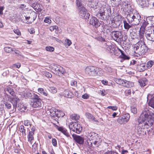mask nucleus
I'll list each match as a JSON object with an SVG mask.
<instances>
[{"label":"nucleus","mask_w":154,"mask_h":154,"mask_svg":"<svg viewBox=\"0 0 154 154\" xmlns=\"http://www.w3.org/2000/svg\"><path fill=\"white\" fill-rule=\"evenodd\" d=\"M131 112L134 114H136L137 113V108L134 106L131 107Z\"/></svg>","instance_id":"obj_49"},{"label":"nucleus","mask_w":154,"mask_h":154,"mask_svg":"<svg viewBox=\"0 0 154 154\" xmlns=\"http://www.w3.org/2000/svg\"><path fill=\"white\" fill-rule=\"evenodd\" d=\"M14 32L16 34L20 35H21V32L18 29H14Z\"/></svg>","instance_id":"obj_56"},{"label":"nucleus","mask_w":154,"mask_h":154,"mask_svg":"<svg viewBox=\"0 0 154 154\" xmlns=\"http://www.w3.org/2000/svg\"><path fill=\"white\" fill-rule=\"evenodd\" d=\"M117 122L120 124H124L125 123L122 116L118 119Z\"/></svg>","instance_id":"obj_40"},{"label":"nucleus","mask_w":154,"mask_h":154,"mask_svg":"<svg viewBox=\"0 0 154 154\" xmlns=\"http://www.w3.org/2000/svg\"><path fill=\"white\" fill-rule=\"evenodd\" d=\"M87 118L91 119L93 121L95 122L97 121V120H95V118L90 113H87Z\"/></svg>","instance_id":"obj_42"},{"label":"nucleus","mask_w":154,"mask_h":154,"mask_svg":"<svg viewBox=\"0 0 154 154\" xmlns=\"http://www.w3.org/2000/svg\"><path fill=\"white\" fill-rule=\"evenodd\" d=\"M111 21L109 24L113 28H116L119 26L121 23L120 21L117 18L113 19V18L111 19Z\"/></svg>","instance_id":"obj_12"},{"label":"nucleus","mask_w":154,"mask_h":154,"mask_svg":"<svg viewBox=\"0 0 154 154\" xmlns=\"http://www.w3.org/2000/svg\"><path fill=\"white\" fill-rule=\"evenodd\" d=\"M149 111L145 108L141 113L139 118L140 122L137 127V133L140 135H144L146 134L145 129L151 125L150 117Z\"/></svg>","instance_id":"obj_1"},{"label":"nucleus","mask_w":154,"mask_h":154,"mask_svg":"<svg viewBox=\"0 0 154 154\" xmlns=\"http://www.w3.org/2000/svg\"><path fill=\"white\" fill-rule=\"evenodd\" d=\"M72 137L74 140L79 144H82L84 141V138L80 136L77 135L76 134H73Z\"/></svg>","instance_id":"obj_14"},{"label":"nucleus","mask_w":154,"mask_h":154,"mask_svg":"<svg viewBox=\"0 0 154 154\" xmlns=\"http://www.w3.org/2000/svg\"><path fill=\"white\" fill-rule=\"evenodd\" d=\"M17 56L18 57L20 58H24V56L20 52L19 54L17 55Z\"/></svg>","instance_id":"obj_63"},{"label":"nucleus","mask_w":154,"mask_h":154,"mask_svg":"<svg viewBox=\"0 0 154 154\" xmlns=\"http://www.w3.org/2000/svg\"><path fill=\"white\" fill-rule=\"evenodd\" d=\"M111 11L110 8L105 7L101 8L97 16L102 20H107L111 15Z\"/></svg>","instance_id":"obj_2"},{"label":"nucleus","mask_w":154,"mask_h":154,"mask_svg":"<svg viewBox=\"0 0 154 154\" xmlns=\"http://www.w3.org/2000/svg\"><path fill=\"white\" fill-rule=\"evenodd\" d=\"M52 143L53 145L55 146L57 145V142L55 138H53L52 140Z\"/></svg>","instance_id":"obj_55"},{"label":"nucleus","mask_w":154,"mask_h":154,"mask_svg":"<svg viewBox=\"0 0 154 154\" xmlns=\"http://www.w3.org/2000/svg\"><path fill=\"white\" fill-rule=\"evenodd\" d=\"M131 90L130 89H128L125 91V93L126 96H128L131 94Z\"/></svg>","instance_id":"obj_53"},{"label":"nucleus","mask_w":154,"mask_h":154,"mask_svg":"<svg viewBox=\"0 0 154 154\" xmlns=\"http://www.w3.org/2000/svg\"><path fill=\"white\" fill-rule=\"evenodd\" d=\"M154 64V62L152 60L149 61L146 64V68H151Z\"/></svg>","instance_id":"obj_39"},{"label":"nucleus","mask_w":154,"mask_h":154,"mask_svg":"<svg viewBox=\"0 0 154 154\" xmlns=\"http://www.w3.org/2000/svg\"><path fill=\"white\" fill-rule=\"evenodd\" d=\"M65 41L67 43L68 46L72 44V42L69 39H66L65 40Z\"/></svg>","instance_id":"obj_58"},{"label":"nucleus","mask_w":154,"mask_h":154,"mask_svg":"<svg viewBox=\"0 0 154 154\" xmlns=\"http://www.w3.org/2000/svg\"><path fill=\"white\" fill-rule=\"evenodd\" d=\"M118 52H120L121 53V55L119 56L120 58H122L124 60H129L130 58V57L125 54L123 53V51H122L119 48H118Z\"/></svg>","instance_id":"obj_22"},{"label":"nucleus","mask_w":154,"mask_h":154,"mask_svg":"<svg viewBox=\"0 0 154 154\" xmlns=\"http://www.w3.org/2000/svg\"><path fill=\"white\" fill-rule=\"evenodd\" d=\"M49 90L51 93L53 94H55L57 92V88L53 87H49Z\"/></svg>","instance_id":"obj_41"},{"label":"nucleus","mask_w":154,"mask_h":154,"mask_svg":"<svg viewBox=\"0 0 154 154\" xmlns=\"http://www.w3.org/2000/svg\"><path fill=\"white\" fill-rule=\"evenodd\" d=\"M137 68L140 72H142L146 69V67L145 64L142 63L137 66Z\"/></svg>","instance_id":"obj_24"},{"label":"nucleus","mask_w":154,"mask_h":154,"mask_svg":"<svg viewBox=\"0 0 154 154\" xmlns=\"http://www.w3.org/2000/svg\"><path fill=\"white\" fill-rule=\"evenodd\" d=\"M44 75L48 78H51L52 77V75L51 73L47 72H44Z\"/></svg>","instance_id":"obj_47"},{"label":"nucleus","mask_w":154,"mask_h":154,"mask_svg":"<svg viewBox=\"0 0 154 154\" xmlns=\"http://www.w3.org/2000/svg\"><path fill=\"white\" fill-rule=\"evenodd\" d=\"M29 31L31 34L34 33L35 32V29L33 28H31L29 29Z\"/></svg>","instance_id":"obj_62"},{"label":"nucleus","mask_w":154,"mask_h":154,"mask_svg":"<svg viewBox=\"0 0 154 154\" xmlns=\"http://www.w3.org/2000/svg\"><path fill=\"white\" fill-rule=\"evenodd\" d=\"M19 102V100L17 97H14L12 98L11 103H12L14 108L16 109V108L17 104Z\"/></svg>","instance_id":"obj_19"},{"label":"nucleus","mask_w":154,"mask_h":154,"mask_svg":"<svg viewBox=\"0 0 154 154\" xmlns=\"http://www.w3.org/2000/svg\"><path fill=\"white\" fill-rule=\"evenodd\" d=\"M4 104H5V107L8 109H10L11 108V105L9 102H4Z\"/></svg>","instance_id":"obj_43"},{"label":"nucleus","mask_w":154,"mask_h":154,"mask_svg":"<svg viewBox=\"0 0 154 154\" xmlns=\"http://www.w3.org/2000/svg\"><path fill=\"white\" fill-rule=\"evenodd\" d=\"M138 4L142 7H143L146 6V0H136Z\"/></svg>","instance_id":"obj_32"},{"label":"nucleus","mask_w":154,"mask_h":154,"mask_svg":"<svg viewBox=\"0 0 154 154\" xmlns=\"http://www.w3.org/2000/svg\"><path fill=\"white\" fill-rule=\"evenodd\" d=\"M107 108L109 109H111L115 111L117 109V107L116 106H109L107 107Z\"/></svg>","instance_id":"obj_52"},{"label":"nucleus","mask_w":154,"mask_h":154,"mask_svg":"<svg viewBox=\"0 0 154 154\" xmlns=\"http://www.w3.org/2000/svg\"><path fill=\"white\" fill-rule=\"evenodd\" d=\"M128 6V4L127 2H122V7L124 8H127Z\"/></svg>","instance_id":"obj_50"},{"label":"nucleus","mask_w":154,"mask_h":154,"mask_svg":"<svg viewBox=\"0 0 154 154\" xmlns=\"http://www.w3.org/2000/svg\"><path fill=\"white\" fill-rule=\"evenodd\" d=\"M20 131L22 133V135L23 136H26V134L25 133V129H24V127L23 125H20L19 128Z\"/></svg>","instance_id":"obj_36"},{"label":"nucleus","mask_w":154,"mask_h":154,"mask_svg":"<svg viewBox=\"0 0 154 154\" xmlns=\"http://www.w3.org/2000/svg\"><path fill=\"white\" fill-rule=\"evenodd\" d=\"M63 94L65 97L68 98H71L73 96L72 93L68 90H65Z\"/></svg>","instance_id":"obj_21"},{"label":"nucleus","mask_w":154,"mask_h":154,"mask_svg":"<svg viewBox=\"0 0 154 154\" xmlns=\"http://www.w3.org/2000/svg\"><path fill=\"white\" fill-rule=\"evenodd\" d=\"M127 19L129 23H132L133 25H137L141 20L140 16L139 14H128L127 16Z\"/></svg>","instance_id":"obj_4"},{"label":"nucleus","mask_w":154,"mask_h":154,"mask_svg":"<svg viewBox=\"0 0 154 154\" xmlns=\"http://www.w3.org/2000/svg\"><path fill=\"white\" fill-rule=\"evenodd\" d=\"M145 32V30L140 28L139 31V38L141 40L143 39L144 36V33Z\"/></svg>","instance_id":"obj_30"},{"label":"nucleus","mask_w":154,"mask_h":154,"mask_svg":"<svg viewBox=\"0 0 154 154\" xmlns=\"http://www.w3.org/2000/svg\"><path fill=\"white\" fill-rule=\"evenodd\" d=\"M32 93L29 92L24 91L23 92L22 95L23 97L26 98H30L32 97Z\"/></svg>","instance_id":"obj_27"},{"label":"nucleus","mask_w":154,"mask_h":154,"mask_svg":"<svg viewBox=\"0 0 154 154\" xmlns=\"http://www.w3.org/2000/svg\"><path fill=\"white\" fill-rule=\"evenodd\" d=\"M125 123L127 122L129 120L130 115L128 113H126L122 116Z\"/></svg>","instance_id":"obj_31"},{"label":"nucleus","mask_w":154,"mask_h":154,"mask_svg":"<svg viewBox=\"0 0 154 154\" xmlns=\"http://www.w3.org/2000/svg\"><path fill=\"white\" fill-rule=\"evenodd\" d=\"M56 128L60 131H61L62 132L63 131V130L65 129L63 128V127H60L57 125L56 126Z\"/></svg>","instance_id":"obj_57"},{"label":"nucleus","mask_w":154,"mask_h":154,"mask_svg":"<svg viewBox=\"0 0 154 154\" xmlns=\"http://www.w3.org/2000/svg\"><path fill=\"white\" fill-rule=\"evenodd\" d=\"M70 130L77 134H79L82 130V127L80 124L76 122H72L69 125Z\"/></svg>","instance_id":"obj_5"},{"label":"nucleus","mask_w":154,"mask_h":154,"mask_svg":"<svg viewBox=\"0 0 154 154\" xmlns=\"http://www.w3.org/2000/svg\"><path fill=\"white\" fill-rule=\"evenodd\" d=\"M148 49V47L146 46L144 42H143V44L141 45V48L139 49L140 51L142 52V54H144L147 52Z\"/></svg>","instance_id":"obj_23"},{"label":"nucleus","mask_w":154,"mask_h":154,"mask_svg":"<svg viewBox=\"0 0 154 154\" xmlns=\"http://www.w3.org/2000/svg\"><path fill=\"white\" fill-rule=\"evenodd\" d=\"M138 82L141 87H143L147 83L148 81L146 78H143L139 79Z\"/></svg>","instance_id":"obj_18"},{"label":"nucleus","mask_w":154,"mask_h":154,"mask_svg":"<svg viewBox=\"0 0 154 154\" xmlns=\"http://www.w3.org/2000/svg\"><path fill=\"white\" fill-rule=\"evenodd\" d=\"M38 91L39 93L42 94L44 91H45V90L43 88H39L38 89Z\"/></svg>","instance_id":"obj_59"},{"label":"nucleus","mask_w":154,"mask_h":154,"mask_svg":"<svg viewBox=\"0 0 154 154\" xmlns=\"http://www.w3.org/2000/svg\"><path fill=\"white\" fill-rule=\"evenodd\" d=\"M89 23L90 24L95 26L96 27H98L100 25V23L95 17H92L90 19Z\"/></svg>","instance_id":"obj_10"},{"label":"nucleus","mask_w":154,"mask_h":154,"mask_svg":"<svg viewBox=\"0 0 154 154\" xmlns=\"http://www.w3.org/2000/svg\"><path fill=\"white\" fill-rule=\"evenodd\" d=\"M24 124L25 126L30 125V123L29 122L28 120H25L24 121Z\"/></svg>","instance_id":"obj_60"},{"label":"nucleus","mask_w":154,"mask_h":154,"mask_svg":"<svg viewBox=\"0 0 154 154\" xmlns=\"http://www.w3.org/2000/svg\"><path fill=\"white\" fill-rule=\"evenodd\" d=\"M145 35L146 38L148 40L154 42V29L153 33H148L147 32H146L145 33Z\"/></svg>","instance_id":"obj_16"},{"label":"nucleus","mask_w":154,"mask_h":154,"mask_svg":"<svg viewBox=\"0 0 154 154\" xmlns=\"http://www.w3.org/2000/svg\"><path fill=\"white\" fill-rule=\"evenodd\" d=\"M111 36L113 39L117 42L121 41L123 37L122 32L120 31H112L111 32Z\"/></svg>","instance_id":"obj_6"},{"label":"nucleus","mask_w":154,"mask_h":154,"mask_svg":"<svg viewBox=\"0 0 154 154\" xmlns=\"http://www.w3.org/2000/svg\"><path fill=\"white\" fill-rule=\"evenodd\" d=\"M62 133L67 137H69L70 136L69 133L67 132V131L65 128L63 130Z\"/></svg>","instance_id":"obj_48"},{"label":"nucleus","mask_w":154,"mask_h":154,"mask_svg":"<svg viewBox=\"0 0 154 154\" xmlns=\"http://www.w3.org/2000/svg\"><path fill=\"white\" fill-rule=\"evenodd\" d=\"M32 97L31 99H32L33 100H35L39 99H41L37 94H36L35 93H32Z\"/></svg>","instance_id":"obj_33"},{"label":"nucleus","mask_w":154,"mask_h":154,"mask_svg":"<svg viewBox=\"0 0 154 154\" xmlns=\"http://www.w3.org/2000/svg\"><path fill=\"white\" fill-rule=\"evenodd\" d=\"M24 17H25L24 18L23 17L22 18V17L21 16L20 17V18L21 19V21L25 23H31V21H29V20L30 18V17H26L25 16H24Z\"/></svg>","instance_id":"obj_28"},{"label":"nucleus","mask_w":154,"mask_h":154,"mask_svg":"<svg viewBox=\"0 0 154 154\" xmlns=\"http://www.w3.org/2000/svg\"><path fill=\"white\" fill-rule=\"evenodd\" d=\"M102 83L103 84H104V85H107L108 83V82L107 81L103 80L102 81Z\"/></svg>","instance_id":"obj_64"},{"label":"nucleus","mask_w":154,"mask_h":154,"mask_svg":"<svg viewBox=\"0 0 154 154\" xmlns=\"http://www.w3.org/2000/svg\"><path fill=\"white\" fill-rule=\"evenodd\" d=\"M96 70V75L100 76L103 74L104 72L101 68L97 67Z\"/></svg>","instance_id":"obj_29"},{"label":"nucleus","mask_w":154,"mask_h":154,"mask_svg":"<svg viewBox=\"0 0 154 154\" xmlns=\"http://www.w3.org/2000/svg\"><path fill=\"white\" fill-rule=\"evenodd\" d=\"M104 69L107 72L110 73L112 72L113 70L112 68L107 66L105 67Z\"/></svg>","instance_id":"obj_45"},{"label":"nucleus","mask_w":154,"mask_h":154,"mask_svg":"<svg viewBox=\"0 0 154 154\" xmlns=\"http://www.w3.org/2000/svg\"><path fill=\"white\" fill-rule=\"evenodd\" d=\"M79 118L80 117L79 115L75 114H72L70 116V118L72 120H75V121H77L79 119Z\"/></svg>","instance_id":"obj_34"},{"label":"nucleus","mask_w":154,"mask_h":154,"mask_svg":"<svg viewBox=\"0 0 154 154\" xmlns=\"http://www.w3.org/2000/svg\"><path fill=\"white\" fill-rule=\"evenodd\" d=\"M71 85L72 86H76L77 85V82L75 81L72 80L71 82Z\"/></svg>","instance_id":"obj_54"},{"label":"nucleus","mask_w":154,"mask_h":154,"mask_svg":"<svg viewBox=\"0 0 154 154\" xmlns=\"http://www.w3.org/2000/svg\"><path fill=\"white\" fill-rule=\"evenodd\" d=\"M88 5L90 8H96L98 4L97 0H92L91 1L87 2Z\"/></svg>","instance_id":"obj_15"},{"label":"nucleus","mask_w":154,"mask_h":154,"mask_svg":"<svg viewBox=\"0 0 154 154\" xmlns=\"http://www.w3.org/2000/svg\"><path fill=\"white\" fill-rule=\"evenodd\" d=\"M105 48L108 51H110L112 52L111 50L113 51V53L116 56H118V55L116 54V53H117V51L116 50H115L114 49V47H112V46L106 44Z\"/></svg>","instance_id":"obj_17"},{"label":"nucleus","mask_w":154,"mask_h":154,"mask_svg":"<svg viewBox=\"0 0 154 154\" xmlns=\"http://www.w3.org/2000/svg\"><path fill=\"white\" fill-rule=\"evenodd\" d=\"M97 67L93 66L87 67V75L89 76H95L96 75V69Z\"/></svg>","instance_id":"obj_9"},{"label":"nucleus","mask_w":154,"mask_h":154,"mask_svg":"<svg viewBox=\"0 0 154 154\" xmlns=\"http://www.w3.org/2000/svg\"><path fill=\"white\" fill-rule=\"evenodd\" d=\"M7 91L11 95L14 96L15 95V92L13 89L10 87H8L7 89Z\"/></svg>","instance_id":"obj_37"},{"label":"nucleus","mask_w":154,"mask_h":154,"mask_svg":"<svg viewBox=\"0 0 154 154\" xmlns=\"http://www.w3.org/2000/svg\"><path fill=\"white\" fill-rule=\"evenodd\" d=\"M149 105L154 109V96L150 100Z\"/></svg>","instance_id":"obj_38"},{"label":"nucleus","mask_w":154,"mask_h":154,"mask_svg":"<svg viewBox=\"0 0 154 154\" xmlns=\"http://www.w3.org/2000/svg\"><path fill=\"white\" fill-rule=\"evenodd\" d=\"M55 73L58 75L63 74L65 72L64 69L60 66L58 65H55L53 68Z\"/></svg>","instance_id":"obj_8"},{"label":"nucleus","mask_w":154,"mask_h":154,"mask_svg":"<svg viewBox=\"0 0 154 154\" xmlns=\"http://www.w3.org/2000/svg\"><path fill=\"white\" fill-rule=\"evenodd\" d=\"M51 20L48 18H46L44 20V22L45 23H49L51 22Z\"/></svg>","instance_id":"obj_61"},{"label":"nucleus","mask_w":154,"mask_h":154,"mask_svg":"<svg viewBox=\"0 0 154 154\" xmlns=\"http://www.w3.org/2000/svg\"><path fill=\"white\" fill-rule=\"evenodd\" d=\"M115 81L117 84L126 87H130L133 85L131 82L121 79H116Z\"/></svg>","instance_id":"obj_7"},{"label":"nucleus","mask_w":154,"mask_h":154,"mask_svg":"<svg viewBox=\"0 0 154 154\" xmlns=\"http://www.w3.org/2000/svg\"><path fill=\"white\" fill-rule=\"evenodd\" d=\"M4 50L5 52L9 53L12 52L13 53V51H14V50L12 49L11 48L8 47H5Z\"/></svg>","instance_id":"obj_35"},{"label":"nucleus","mask_w":154,"mask_h":154,"mask_svg":"<svg viewBox=\"0 0 154 154\" xmlns=\"http://www.w3.org/2000/svg\"><path fill=\"white\" fill-rule=\"evenodd\" d=\"M95 134L93 132L87 134V144L89 147H91L92 146V142H91V140L92 141L94 137L93 136Z\"/></svg>","instance_id":"obj_13"},{"label":"nucleus","mask_w":154,"mask_h":154,"mask_svg":"<svg viewBox=\"0 0 154 154\" xmlns=\"http://www.w3.org/2000/svg\"><path fill=\"white\" fill-rule=\"evenodd\" d=\"M42 100L41 99H39L35 100H33L31 103V105L34 108L41 107L42 105Z\"/></svg>","instance_id":"obj_11"},{"label":"nucleus","mask_w":154,"mask_h":154,"mask_svg":"<svg viewBox=\"0 0 154 154\" xmlns=\"http://www.w3.org/2000/svg\"><path fill=\"white\" fill-rule=\"evenodd\" d=\"M76 6L79 10L80 16L83 19H86V10L85 8L84 7V6L86 4V2H83L81 0H76Z\"/></svg>","instance_id":"obj_3"},{"label":"nucleus","mask_w":154,"mask_h":154,"mask_svg":"<svg viewBox=\"0 0 154 154\" xmlns=\"http://www.w3.org/2000/svg\"><path fill=\"white\" fill-rule=\"evenodd\" d=\"M149 23L148 22L144 21L142 25L140 28L141 29H142L145 30V27Z\"/></svg>","instance_id":"obj_44"},{"label":"nucleus","mask_w":154,"mask_h":154,"mask_svg":"<svg viewBox=\"0 0 154 154\" xmlns=\"http://www.w3.org/2000/svg\"><path fill=\"white\" fill-rule=\"evenodd\" d=\"M143 44V42L142 40L139 41L134 45V48L135 50L137 51L139 48H141V45Z\"/></svg>","instance_id":"obj_26"},{"label":"nucleus","mask_w":154,"mask_h":154,"mask_svg":"<svg viewBox=\"0 0 154 154\" xmlns=\"http://www.w3.org/2000/svg\"><path fill=\"white\" fill-rule=\"evenodd\" d=\"M34 134V133L32 132H29L28 135V141L29 142L32 144L33 143V141L34 140V138L33 137V135Z\"/></svg>","instance_id":"obj_20"},{"label":"nucleus","mask_w":154,"mask_h":154,"mask_svg":"<svg viewBox=\"0 0 154 154\" xmlns=\"http://www.w3.org/2000/svg\"><path fill=\"white\" fill-rule=\"evenodd\" d=\"M45 49L47 51L50 52H52L54 51V48L51 46H48L46 47L45 48Z\"/></svg>","instance_id":"obj_46"},{"label":"nucleus","mask_w":154,"mask_h":154,"mask_svg":"<svg viewBox=\"0 0 154 154\" xmlns=\"http://www.w3.org/2000/svg\"><path fill=\"white\" fill-rule=\"evenodd\" d=\"M124 26L125 29H126L128 30L132 26V23H129L128 22V23L126 20L123 21Z\"/></svg>","instance_id":"obj_25"},{"label":"nucleus","mask_w":154,"mask_h":154,"mask_svg":"<svg viewBox=\"0 0 154 154\" xmlns=\"http://www.w3.org/2000/svg\"><path fill=\"white\" fill-rule=\"evenodd\" d=\"M146 20L147 22H148L149 21H151L153 20L154 21V17L149 16L147 17L146 19Z\"/></svg>","instance_id":"obj_51"}]
</instances>
